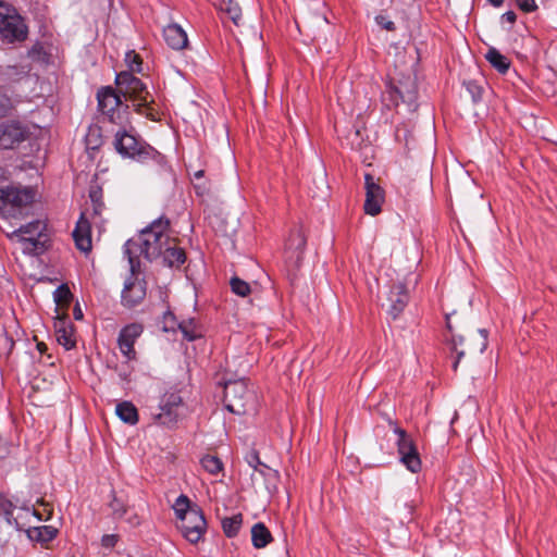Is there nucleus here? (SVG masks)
I'll list each match as a JSON object with an SVG mask.
<instances>
[{"instance_id": "obj_1", "label": "nucleus", "mask_w": 557, "mask_h": 557, "mask_svg": "<svg viewBox=\"0 0 557 557\" xmlns=\"http://www.w3.org/2000/svg\"><path fill=\"white\" fill-rule=\"evenodd\" d=\"M117 91L134 103L135 111L150 120H156L154 109L151 103L154 102L152 96L147 90V86L140 78L132 72H121L115 77Z\"/></svg>"}, {"instance_id": "obj_2", "label": "nucleus", "mask_w": 557, "mask_h": 557, "mask_svg": "<svg viewBox=\"0 0 557 557\" xmlns=\"http://www.w3.org/2000/svg\"><path fill=\"white\" fill-rule=\"evenodd\" d=\"M116 131L113 139L115 151L124 158H131L138 162L153 161L159 166H164L166 161L163 154L146 144L135 135L128 133L124 126Z\"/></svg>"}, {"instance_id": "obj_3", "label": "nucleus", "mask_w": 557, "mask_h": 557, "mask_svg": "<svg viewBox=\"0 0 557 557\" xmlns=\"http://www.w3.org/2000/svg\"><path fill=\"white\" fill-rule=\"evenodd\" d=\"M36 190L30 186L12 184L0 187V215L22 218L35 201Z\"/></svg>"}, {"instance_id": "obj_4", "label": "nucleus", "mask_w": 557, "mask_h": 557, "mask_svg": "<svg viewBox=\"0 0 557 557\" xmlns=\"http://www.w3.org/2000/svg\"><path fill=\"white\" fill-rule=\"evenodd\" d=\"M121 96L112 86L99 88L97 91L98 110L103 121L107 120L117 126H125L129 123V107L122 102Z\"/></svg>"}, {"instance_id": "obj_5", "label": "nucleus", "mask_w": 557, "mask_h": 557, "mask_svg": "<svg viewBox=\"0 0 557 557\" xmlns=\"http://www.w3.org/2000/svg\"><path fill=\"white\" fill-rule=\"evenodd\" d=\"M170 224L168 218L160 216L140 232L141 245L146 249V259L148 261L160 258L165 246L173 243V238L169 234Z\"/></svg>"}, {"instance_id": "obj_6", "label": "nucleus", "mask_w": 557, "mask_h": 557, "mask_svg": "<svg viewBox=\"0 0 557 557\" xmlns=\"http://www.w3.org/2000/svg\"><path fill=\"white\" fill-rule=\"evenodd\" d=\"M0 35L10 44L22 42L28 35L24 18L15 8L2 1H0Z\"/></svg>"}, {"instance_id": "obj_7", "label": "nucleus", "mask_w": 557, "mask_h": 557, "mask_svg": "<svg viewBox=\"0 0 557 557\" xmlns=\"http://www.w3.org/2000/svg\"><path fill=\"white\" fill-rule=\"evenodd\" d=\"M418 89L416 82L408 77L395 84L394 81L386 83V88L382 94V101L387 109L396 108L400 102L413 106L417 101Z\"/></svg>"}, {"instance_id": "obj_8", "label": "nucleus", "mask_w": 557, "mask_h": 557, "mask_svg": "<svg viewBox=\"0 0 557 557\" xmlns=\"http://www.w3.org/2000/svg\"><path fill=\"white\" fill-rule=\"evenodd\" d=\"M253 399V393L245 380L230 381L224 386V406L235 414H244L247 406Z\"/></svg>"}, {"instance_id": "obj_9", "label": "nucleus", "mask_w": 557, "mask_h": 557, "mask_svg": "<svg viewBox=\"0 0 557 557\" xmlns=\"http://www.w3.org/2000/svg\"><path fill=\"white\" fill-rule=\"evenodd\" d=\"M389 425L394 426V433L398 436L396 444L401 463L412 473L419 472L421 470V459L413 440L395 422L389 421Z\"/></svg>"}, {"instance_id": "obj_10", "label": "nucleus", "mask_w": 557, "mask_h": 557, "mask_svg": "<svg viewBox=\"0 0 557 557\" xmlns=\"http://www.w3.org/2000/svg\"><path fill=\"white\" fill-rule=\"evenodd\" d=\"M177 528L182 535L191 544H197L203 539L207 531V521L202 510L198 507L187 510L181 516Z\"/></svg>"}, {"instance_id": "obj_11", "label": "nucleus", "mask_w": 557, "mask_h": 557, "mask_svg": "<svg viewBox=\"0 0 557 557\" xmlns=\"http://www.w3.org/2000/svg\"><path fill=\"white\" fill-rule=\"evenodd\" d=\"M446 327L448 332L450 333V337L445 335V338L447 342H449L451 351L456 352L455 361L453 362V369L454 371H457L458 364L460 362V359L466 354L471 352H483L487 346V331L486 330H480V343L478 345H473L470 342L466 343V339L462 335H455L453 333V327L449 321V318H446Z\"/></svg>"}, {"instance_id": "obj_12", "label": "nucleus", "mask_w": 557, "mask_h": 557, "mask_svg": "<svg viewBox=\"0 0 557 557\" xmlns=\"http://www.w3.org/2000/svg\"><path fill=\"white\" fill-rule=\"evenodd\" d=\"M44 231L45 224L41 221L36 220L27 223L26 225H22L20 228L12 232L10 238H18V240L24 245V250L37 255L44 251V244L39 240Z\"/></svg>"}, {"instance_id": "obj_13", "label": "nucleus", "mask_w": 557, "mask_h": 557, "mask_svg": "<svg viewBox=\"0 0 557 557\" xmlns=\"http://www.w3.org/2000/svg\"><path fill=\"white\" fill-rule=\"evenodd\" d=\"M183 406V398L176 391H166L159 404L160 412L154 416V420L168 428H173L178 420V408Z\"/></svg>"}, {"instance_id": "obj_14", "label": "nucleus", "mask_w": 557, "mask_h": 557, "mask_svg": "<svg viewBox=\"0 0 557 557\" xmlns=\"http://www.w3.org/2000/svg\"><path fill=\"white\" fill-rule=\"evenodd\" d=\"M29 135L28 127L18 121L0 123V149H14Z\"/></svg>"}, {"instance_id": "obj_15", "label": "nucleus", "mask_w": 557, "mask_h": 557, "mask_svg": "<svg viewBox=\"0 0 557 557\" xmlns=\"http://www.w3.org/2000/svg\"><path fill=\"white\" fill-rule=\"evenodd\" d=\"M364 212L375 216L382 211V205L385 201V191L370 173L364 175Z\"/></svg>"}, {"instance_id": "obj_16", "label": "nucleus", "mask_w": 557, "mask_h": 557, "mask_svg": "<svg viewBox=\"0 0 557 557\" xmlns=\"http://www.w3.org/2000/svg\"><path fill=\"white\" fill-rule=\"evenodd\" d=\"M143 331V325L139 323L127 324L120 331L117 345L122 355L127 360L136 359V350L134 345L138 337L141 335Z\"/></svg>"}, {"instance_id": "obj_17", "label": "nucleus", "mask_w": 557, "mask_h": 557, "mask_svg": "<svg viewBox=\"0 0 557 557\" xmlns=\"http://www.w3.org/2000/svg\"><path fill=\"white\" fill-rule=\"evenodd\" d=\"M147 288L144 280H138L135 274L125 282L122 290V305L126 308H134L146 297Z\"/></svg>"}, {"instance_id": "obj_18", "label": "nucleus", "mask_w": 557, "mask_h": 557, "mask_svg": "<svg viewBox=\"0 0 557 557\" xmlns=\"http://www.w3.org/2000/svg\"><path fill=\"white\" fill-rule=\"evenodd\" d=\"M307 245V237L301 226H294L285 243V252L289 259H294L299 263Z\"/></svg>"}, {"instance_id": "obj_19", "label": "nucleus", "mask_w": 557, "mask_h": 557, "mask_svg": "<svg viewBox=\"0 0 557 557\" xmlns=\"http://www.w3.org/2000/svg\"><path fill=\"white\" fill-rule=\"evenodd\" d=\"M388 314L395 320L405 310L409 302V293L407 286L401 283H395L392 285L388 294Z\"/></svg>"}, {"instance_id": "obj_20", "label": "nucleus", "mask_w": 557, "mask_h": 557, "mask_svg": "<svg viewBox=\"0 0 557 557\" xmlns=\"http://www.w3.org/2000/svg\"><path fill=\"white\" fill-rule=\"evenodd\" d=\"M54 332L57 342L66 350L73 349L76 346L75 329L67 315L55 319Z\"/></svg>"}, {"instance_id": "obj_21", "label": "nucleus", "mask_w": 557, "mask_h": 557, "mask_svg": "<svg viewBox=\"0 0 557 557\" xmlns=\"http://www.w3.org/2000/svg\"><path fill=\"white\" fill-rule=\"evenodd\" d=\"M89 199L91 202V211L87 209L85 212L86 216H90L91 222L99 226L104 222L102 219V213L106 210L102 187L98 184L91 185L89 188Z\"/></svg>"}, {"instance_id": "obj_22", "label": "nucleus", "mask_w": 557, "mask_h": 557, "mask_svg": "<svg viewBox=\"0 0 557 557\" xmlns=\"http://www.w3.org/2000/svg\"><path fill=\"white\" fill-rule=\"evenodd\" d=\"M91 223L92 222L86 216V213H82L72 234L77 249L84 252L91 250Z\"/></svg>"}, {"instance_id": "obj_23", "label": "nucleus", "mask_w": 557, "mask_h": 557, "mask_svg": "<svg viewBox=\"0 0 557 557\" xmlns=\"http://www.w3.org/2000/svg\"><path fill=\"white\" fill-rule=\"evenodd\" d=\"M141 244L143 239L138 235L136 238L128 239L124 245V253L128 259L132 274H135L137 271H139L140 257L146 259V249Z\"/></svg>"}, {"instance_id": "obj_24", "label": "nucleus", "mask_w": 557, "mask_h": 557, "mask_svg": "<svg viewBox=\"0 0 557 557\" xmlns=\"http://www.w3.org/2000/svg\"><path fill=\"white\" fill-rule=\"evenodd\" d=\"M163 38L166 45L174 50H182L188 45L185 30L177 24H170L164 27Z\"/></svg>"}, {"instance_id": "obj_25", "label": "nucleus", "mask_w": 557, "mask_h": 557, "mask_svg": "<svg viewBox=\"0 0 557 557\" xmlns=\"http://www.w3.org/2000/svg\"><path fill=\"white\" fill-rule=\"evenodd\" d=\"M163 264L170 268H178L186 261V252L183 248L176 246V238L173 243L165 246L161 255Z\"/></svg>"}, {"instance_id": "obj_26", "label": "nucleus", "mask_w": 557, "mask_h": 557, "mask_svg": "<svg viewBox=\"0 0 557 557\" xmlns=\"http://www.w3.org/2000/svg\"><path fill=\"white\" fill-rule=\"evenodd\" d=\"M26 533L29 540L46 544L57 537L58 529L51 525L33 527Z\"/></svg>"}, {"instance_id": "obj_27", "label": "nucleus", "mask_w": 557, "mask_h": 557, "mask_svg": "<svg viewBox=\"0 0 557 557\" xmlns=\"http://www.w3.org/2000/svg\"><path fill=\"white\" fill-rule=\"evenodd\" d=\"M251 541L255 548H263L273 541L270 530L263 522H258L251 528Z\"/></svg>"}, {"instance_id": "obj_28", "label": "nucleus", "mask_w": 557, "mask_h": 557, "mask_svg": "<svg viewBox=\"0 0 557 557\" xmlns=\"http://www.w3.org/2000/svg\"><path fill=\"white\" fill-rule=\"evenodd\" d=\"M86 149L91 157L92 152L98 151L103 144L102 129L99 125L92 124L88 127L85 136Z\"/></svg>"}, {"instance_id": "obj_29", "label": "nucleus", "mask_w": 557, "mask_h": 557, "mask_svg": "<svg viewBox=\"0 0 557 557\" xmlns=\"http://www.w3.org/2000/svg\"><path fill=\"white\" fill-rule=\"evenodd\" d=\"M485 59L500 74H506L511 64L510 60L496 48H490L485 54Z\"/></svg>"}, {"instance_id": "obj_30", "label": "nucleus", "mask_w": 557, "mask_h": 557, "mask_svg": "<svg viewBox=\"0 0 557 557\" xmlns=\"http://www.w3.org/2000/svg\"><path fill=\"white\" fill-rule=\"evenodd\" d=\"M115 412L125 423L136 424L138 422L137 408L131 401H122L116 405Z\"/></svg>"}, {"instance_id": "obj_31", "label": "nucleus", "mask_w": 557, "mask_h": 557, "mask_svg": "<svg viewBox=\"0 0 557 557\" xmlns=\"http://www.w3.org/2000/svg\"><path fill=\"white\" fill-rule=\"evenodd\" d=\"M185 339L193 342L202 337V327L195 319L183 320L177 324Z\"/></svg>"}, {"instance_id": "obj_32", "label": "nucleus", "mask_w": 557, "mask_h": 557, "mask_svg": "<svg viewBox=\"0 0 557 557\" xmlns=\"http://www.w3.org/2000/svg\"><path fill=\"white\" fill-rule=\"evenodd\" d=\"M111 496L112 498L108 505L111 510V517L114 520H121L129 512L131 508L123 498L117 497L114 491L111 492Z\"/></svg>"}, {"instance_id": "obj_33", "label": "nucleus", "mask_w": 557, "mask_h": 557, "mask_svg": "<svg viewBox=\"0 0 557 557\" xmlns=\"http://www.w3.org/2000/svg\"><path fill=\"white\" fill-rule=\"evenodd\" d=\"M220 11L227 14L231 21L235 25H239L242 20V9L237 1L235 0H220L218 4Z\"/></svg>"}, {"instance_id": "obj_34", "label": "nucleus", "mask_w": 557, "mask_h": 557, "mask_svg": "<svg viewBox=\"0 0 557 557\" xmlns=\"http://www.w3.org/2000/svg\"><path fill=\"white\" fill-rule=\"evenodd\" d=\"M242 523H243L242 513L234 515L233 517H230V518H224L222 520V529H223L224 534L230 539L235 537L240 530Z\"/></svg>"}, {"instance_id": "obj_35", "label": "nucleus", "mask_w": 557, "mask_h": 557, "mask_svg": "<svg viewBox=\"0 0 557 557\" xmlns=\"http://www.w3.org/2000/svg\"><path fill=\"white\" fill-rule=\"evenodd\" d=\"M201 467L210 474L216 475L223 471L224 466L222 460L214 455H205L200 459Z\"/></svg>"}, {"instance_id": "obj_36", "label": "nucleus", "mask_w": 557, "mask_h": 557, "mask_svg": "<svg viewBox=\"0 0 557 557\" xmlns=\"http://www.w3.org/2000/svg\"><path fill=\"white\" fill-rule=\"evenodd\" d=\"M15 507L16 504H14L11 499L0 495V515L4 517L9 524H15L18 527L17 520L13 517V510Z\"/></svg>"}, {"instance_id": "obj_37", "label": "nucleus", "mask_w": 557, "mask_h": 557, "mask_svg": "<svg viewBox=\"0 0 557 557\" xmlns=\"http://www.w3.org/2000/svg\"><path fill=\"white\" fill-rule=\"evenodd\" d=\"M54 301L58 306L67 308L72 301L73 295L66 284L60 285L54 292Z\"/></svg>"}, {"instance_id": "obj_38", "label": "nucleus", "mask_w": 557, "mask_h": 557, "mask_svg": "<svg viewBox=\"0 0 557 557\" xmlns=\"http://www.w3.org/2000/svg\"><path fill=\"white\" fill-rule=\"evenodd\" d=\"M231 289L240 297H246L251 293L250 285L238 276H233L230 281Z\"/></svg>"}, {"instance_id": "obj_39", "label": "nucleus", "mask_w": 557, "mask_h": 557, "mask_svg": "<svg viewBox=\"0 0 557 557\" xmlns=\"http://www.w3.org/2000/svg\"><path fill=\"white\" fill-rule=\"evenodd\" d=\"M125 62L127 63V66L129 67V72L134 74V72L140 73L143 71L141 64L143 60L141 57L136 53L134 50H131L126 52L125 54Z\"/></svg>"}, {"instance_id": "obj_40", "label": "nucleus", "mask_w": 557, "mask_h": 557, "mask_svg": "<svg viewBox=\"0 0 557 557\" xmlns=\"http://www.w3.org/2000/svg\"><path fill=\"white\" fill-rule=\"evenodd\" d=\"M36 503H37L38 505L42 506V507H44V510H42V511H39V510H36V509L33 507V509H32L33 515H34L36 518H38L39 520H45V521L49 520V519L51 518V516H52V511H53L52 506H51L49 503L45 502V499H44V498H39V499H37V502H36Z\"/></svg>"}, {"instance_id": "obj_41", "label": "nucleus", "mask_w": 557, "mask_h": 557, "mask_svg": "<svg viewBox=\"0 0 557 557\" xmlns=\"http://www.w3.org/2000/svg\"><path fill=\"white\" fill-rule=\"evenodd\" d=\"M13 109V102L7 91L0 87V117L7 116Z\"/></svg>"}, {"instance_id": "obj_42", "label": "nucleus", "mask_w": 557, "mask_h": 557, "mask_svg": "<svg viewBox=\"0 0 557 557\" xmlns=\"http://www.w3.org/2000/svg\"><path fill=\"white\" fill-rule=\"evenodd\" d=\"M193 508L194 507H190V502H189L188 497L185 495L178 496L175 502V505H174V510H175L177 518H180L181 516H184V513L187 512V510L193 509Z\"/></svg>"}, {"instance_id": "obj_43", "label": "nucleus", "mask_w": 557, "mask_h": 557, "mask_svg": "<svg viewBox=\"0 0 557 557\" xmlns=\"http://www.w3.org/2000/svg\"><path fill=\"white\" fill-rule=\"evenodd\" d=\"M28 57L34 61H45L47 59V52L45 51L42 44L36 42L28 50Z\"/></svg>"}, {"instance_id": "obj_44", "label": "nucleus", "mask_w": 557, "mask_h": 557, "mask_svg": "<svg viewBox=\"0 0 557 557\" xmlns=\"http://www.w3.org/2000/svg\"><path fill=\"white\" fill-rule=\"evenodd\" d=\"M246 459L249 466L252 467L256 471L263 473L259 467L268 468V466L260 460L259 453L257 450H251Z\"/></svg>"}, {"instance_id": "obj_45", "label": "nucleus", "mask_w": 557, "mask_h": 557, "mask_svg": "<svg viewBox=\"0 0 557 557\" xmlns=\"http://www.w3.org/2000/svg\"><path fill=\"white\" fill-rule=\"evenodd\" d=\"M515 2L517 7L525 13H531L537 10L535 0H515Z\"/></svg>"}, {"instance_id": "obj_46", "label": "nucleus", "mask_w": 557, "mask_h": 557, "mask_svg": "<svg viewBox=\"0 0 557 557\" xmlns=\"http://www.w3.org/2000/svg\"><path fill=\"white\" fill-rule=\"evenodd\" d=\"M196 195L203 197L210 193V184L207 181H197L194 183Z\"/></svg>"}, {"instance_id": "obj_47", "label": "nucleus", "mask_w": 557, "mask_h": 557, "mask_svg": "<svg viewBox=\"0 0 557 557\" xmlns=\"http://www.w3.org/2000/svg\"><path fill=\"white\" fill-rule=\"evenodd\" d=\"M120 540L117 534H106L101 539V545L104 548L111 549L113 548Z\"/></svg>"}, {"instance_id": "obj_48", "label": "nucleus", "mask_w": 557, "mask_h": 557, "mask_svg": "<svg viewBox=\"0 0 557 557\" xmlns=\"http://www.w3.org/2000/svg\"><path fill=\"white\" fill-rule=\"evenodd\" d=\"M375 21L376 23L384 29L386 30H389V32H394L396 29V25L394 22L387 20L386 16H383V15H377L375 17Z\"/></svg>"}, {"instance_id": "obj_49", "label": "nucleus", "mask_w": 557, "mask_h": 557, "mask_svg": "<svg viewBox=\"0 0 557 557\" xmlns=\"http://www.w3.org/2000/svg\"><path fill=\"white\" fill-rule=\"evenodd\" d=\"M163 320H164V326H163L164 331L174 330V323L176 322V318L172 311H170V310L165 311L163 314Z\"/></svg>"}, {"instance_id": "obj_50", "label": "nucleus", "mask_w": 557, "mask_h": 557, "mask_svg": "<svg viewBox=\"0 0 557 557\" xmlns=\"http://www.w3.org/2000/svg\"><path fill=\"white\" fill-rule=\"evenodd\" d=\"M125 521L132 527V528H136L138 525H140L141 523V519L140 517L136 513V512H131L127 518L125 519Z\"/></svg>"}, {"instance_id": "obj_51", "label": "nucleus", "mask_w": 557, "mask_h": 557, "mask_svg": "<svg viewBox=\"0 0 557 557\" xmlns=\"http://www.w3.org/2000/svg\"><path fill=\"white\" fill-rule=\"evenodd\" d=\"M502 21L509 24H515L517 21V14L513 11H507L502 15Z\"/></svg>"}, {"instance_id": "obj_52", "label": "nucleus", "mask_w": 557, "mask_h": 557, "mask_svg": "<svg viewBox=\"0 0 557 557\" xmlns=\"http://www.w3.org/2000/svg\"><path fill=\"white\" fill-rule=\"evenodd\" d=\"M468 89L472 94L474 100L481 98V92H480V87L479 86H476V85H474L472 83H469L468 84Z\"/></svg>"}, {"instance_id": "obj_53", "label": "nucleus", "mask_w": 557, "mask_h": 557, "mask_svg": "<svg viewBox=\"0 0 557 557\" xmlns=\"http://www.w3.org/2000/svg\"><path fill=\"white\" fill-rule=\"evenodd\" d=\"M9 181V172L0 166V184Z\"/></svg>"}, {"instance_id": "obj_54", "label": "nucleus", "mask_w": 557, "mask_h": 557, "mask_svg": "<svg viewBox=\"0 0 557 557\" xmlns=\"http://www.w3.org/2000/svg\"><path fill=\"white\" fill-rule=\"evenodd\" d=\"M74 318L76 320H82L83 319V312L81 310V308L78 306L75 307L74 309Z\"/></svg>"}, {"instance_id": "obj_55", "label": "nucleus", "mask_w": 557, "mask_h": 557, "mask_svg": "<svg viewBox=\"0 0 557 557\" xmlns=\"http://www.w3.org/2000/svg\"><path fill=\"white\" fill-rule=\"evenodd\" d=\"M203 175H205V171L203 170L196 171L194 173V180L195 181H201L203 178Z\"/></svg>"}, {"instance_id": "obj_56", "label": "nucleus", "mask_w": 557, "mask_h": 557, "mask_svg": "<svg viewBox=\"0 0 557 557\" xmlns=\"http://www.w3.org/2000/svg\"><path fill=\"white\" fill-rule=\"evenodd\" d=\"M493 7L499 8L503 5L505 0H487Z\"/></svg>"}, {"instance_id": "obj_57", "label": "nucleus", "mask_w": 557, "mask_h": 557, "mask_svg": "<svg viewBox=\"0 0 557 557\" xmlns=\"http://www.w3.org/2000/svg\"><path fill=\"white\" fill-rule=\"evenodd\" d=\"M37 349L40 354H44L47 350V345L45 343L40 342L37 344Z\"/></svg>"}, {"instance_id": "obj_58", "label": "nucleus", "mask_w": 557, "mask_h": 557, "mask_svg": "<svg viewBox=\"0 0 557 557\" xmlns=\"http://www.w3.org/2000/svg\"><path fill=\"white\" fill-rule=\"evenodd\" d=\"M21 508H22L23 510H26V511H29V510H30L29 505H28V504H26V503H23V504L21 505Z\"/></svg>"}]
</instances>
